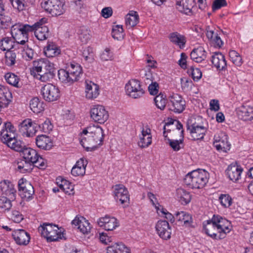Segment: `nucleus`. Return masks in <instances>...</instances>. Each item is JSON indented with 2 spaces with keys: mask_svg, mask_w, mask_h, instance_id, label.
<instances>
[{
  "mask_svg": "<svg viewBox=\"0 0 253 253\" xmlns=\"http://www.w3.org/2000/svg\"><path fill=\"white\" fill-rule=\"evenodd\" d=\"M103 139L102 127L98 125L91 124L83 129L80 142L87 151H92L102 145Z\"/></svg>",
  "mask_w": 253,
  "mask_h": 253,
  "instance_id": "1",
  "label": "nucleus"
},
{
  "mask_svg": "<svg viewBox=\"0 0 253 253\" xmlns=\"http://www.w3.org/2000/svg\"><path fill=\"white\" fill-rule=\"evenodd\" d=\"M82 68L77 63H72L66 69H61L58 71L59 80L64 84L70 85L78 81L82 75Z\"/></svg>",
  "mask_w": 253,
  "mask_h": 253,
  "instance_id": "2",
  "label": "nucleus"
},
{
  "mask_svg": "<svg viewBox=\"0 0 253 253\" xmlns=\"http://www.w3.org/2000/svg\"><path fill=\"white\" fill-rule=\"evenodd\" d=\"M34 71L37 73L36 78L43 82L52 79L55 75L54 64L46 59H41L35 61Z\"/></svg>",
  "mask_w": 253,
  "mask_h": 253,
  "instance_id": "3",
  "label": "nucleus"
},
{
  "mask_svg": "<svg viewBox=\"0 0 253 253\" xmlns=\"http://www.w3.org/2000/svg\"><path fill=\"white\" fill-rule=\"evenodd\" d=\"M209 173L204 169L193 170L184 178L185 183L191 188H203L208 182Z\"/></svg>",
  "mask_w": 253,
  "mask_h": 253,
  "instance_id": "4",
  "label": "nucleus"
},
{
  "mask_svg": "<svg viewBox=\"0 0 253 253\" xmlns=\"http://www.w3.org/2000/svg\"><path fill=\"white\" fill-rule=\"evenodd\" d=\"M38 24L32 26L28 24H15L11 28V34L13 40L18 44L24 45L28 41V32H33V29Z\"/></svg>",
  "mask_w": 253,
  "mask_h": 253,
  "instance_id": "5",
  "label": "nucleus"
},
{
  "mask_svg": "<svg viewBox=\"0 0 253 253\" xmlns=\"http://www.w3.org/2000/svg\"><path fill=\"white\" fill-rule=\"evenodd\" d=\"M38 230L48 242L56 241L63 237L61 230L56 225L44 223L39 227Z\"/></svg>",
  "mask_w": 253,
  "mask_h": 253,
  "instance_id": "6",
  "label": "nucleus"
},
{
  "mask_svg": "<svg viewBox=\"0 0 253 253\" xmlns=\"http://www.w3.org/2000/svg\"><path fill=\"white\" fill-rule=\"evenodd\" d=\"M41 5L46 12L52 16L60 15L65 11L64 2L61 0H44Z\"/></svg>",
  "mask_w": 253,
  "mask_h": 253,
  "instance_id": "7",
  "label": "nucleus"
},
{
  "mask_svg": "<svg viewBox=\"0 0 253 253\" xmlns=\"http://www.w3.org/2000/svg\"><path fill=\"white\" fill-rule=\"evenodd\" d=\"M185 106V101L181 95L173 92L169 94L168 98V107L170 111L180 113L184 111Z\"/></svg>",
  "mask_w": 253,
  "mask_h": 253,
  "instance_id": "8",
  "label": "nucleus"
},
{
  "mask_svg": "<svg viewBox=\"0 0 253 253\" xmlns=\"http://www.w3.org/2000/svg\"><path fill=\"white\" fill-rule=\"evenodd\" d=\"M212 219L216 225V230L219 233V238H225L226 234L231 230L232 225L230 222L219 215H213Z\"/></svg>",
  "mask_w": 253,
  "mask_h": 253,
  "instance_id": "9",
  "label": "nucleus"
},
{
  "mask_svg": "<svg viewBox=\"0 0 253 253\" xmlns=\"http://www.w3.org/2000/svg\"><path fill=\"white\" fill-rule=\"evenodd\" d=\"M41 91L43 98L48 102L56 101L60 96V91L58 87L51 84H47L42 86Z\"/></svg>",
  "mask_w": 253,
  "mask_h": 253,
  "instance_id": "10",
  "label": "nucleus"
},
{
  "mask_svg": "<svg viewBox=\"0 0 253 253\" xmlns=\"http://www.w3.org/2000/svg\"><path fill=\"white\" fill-rule=\"evenodd\" d=\"M91 118L95 122L103 124L109 118V114L105 108L99 105L93 106L90 110Z\"/></svg>",
  "mask_w": 253,
  "mask_h": 253,
  "instance_id": "11",
  "label": "nucleus"
},
{
  "mask_svg": "<svg viewBox=\"0 0 253 253\" xmlns=\"http://www.w3.org/2000/svg\"><path fill=\"white\" fill-rule=\"evenodd\" d=\"M186 127L189 131L192 140H198L203 139L207 131V128L203 126H200L192 123V119H188Z\"/></svg>",
  "mask_w": 253,
  "mask_h": 253,
  "instance_id": "12",
  "label": "nucleus"
},
{
  "mask_svg": "<svg viewBox=\"0 0 253 253\" xmlns=\"http://www.w3.org/2000/svg\"><path fill=\"white\" fill-rule=\"evenodd\" d=\"M127 94L133 98L141 97L144 93L139 81L135 79L130 80L125 86Z\"/></svg>",
  "mask_w": 253,
  "mask_h": 253,
  "instance_id": "13",
  "label": "nucleus"
},
{
  "mask_svg": "<svg viewBox=\"0 0 253 253\" xmlns=\"http://www.w3.org/2000/svg\"><path fill=\"white\" fill-rule=\"evenodd\" d=\"M18 188L20 195L22 199L29 200L32 198L34 194V187L26 179L22 178L19 180Z\"/></svg>",
  "mask_w": 253,
  "mask_h": 253,
  "instance_id": "14",
  "label": "nucleus"
},
{
  "mask_svg": "<svg viewBox=\"0 0 253 253\" xmlns=\"http://www.w3.org/2000/svg\"><path fill=\"white\" fill-rule=\"evenodd\" d=\"M213 144L217 150L220 152H226L230 149L227 136L222 132L214 135Z\"/></svg>",
  "mask_w": 253,
  "mask_h": 253,
  "instance_id": "15",
  "label": "nucleus"
},
{
  "mask_svg": "<svg viewBox=\"0 0 253 253\" xmlns=\"http://www.w3.org/2000/svg\"><path fill=\"white\" fill-rule=\"evenodd\" d=\"M157 233L163 240H167L170 238L171 229L168 221L159 220L155 226Z\"/></svg>",
  "mask_w": 253,
  "mask_h": 253,
  "instance_id": "16",
  "label": "nucleus"
},
{
  "mask_svg": "<svg viewBox=\"0 0 253 253\" xmlns=\"http://www.w3.org/2000/svg\"><path fill=\"white\" fill-rule=\"evenodd\" d=\"M36 124L31 119L24 120L19 126V130L23 136H33L37 131Z\"/></svg>",
  "mask_w": 253,
  "mask_h": 253,
  "instance_id": "17",
  "label": "nucleus"
},
{
  "mask_svg": "<svg viewBox=\"0 0 253 253\" xmlns=\"http://www.w3.org/2000/svg\"><path fill=\"white\" fill-rule=\"evenodd\" d=\"M97 224L107 231H112L119 226L118 219L108 215L99 218L97 220Z\"/></svg>",
  "mask_w": 253,
  "mask_h": 253,
  "instance_id": "18",
  "label": "nucleus"
},
{
  "mask_svg": "<svg viewBox=\"0 0 253 253\" xmlns=\"http://www.w3.org/2000/svg\"><path fill=\"white\" fill-rule=\"evenodd\" d=\"M115 198L122 204L128 206L129 203V195L127 189L123 184H118L114 186Z\"/></svg>",
  "mask_w": 253,
  "mask_h": 253,
  "instance_id": "19",
  "label": "nucleus"
},
{
  "mask_svg": "<svg viewBox=\"0 0 253 253\" xmlns=\"http://www.w3.org/2000/svg\"><path fill=\"white\" fill-rule=\"evenodd\" d=\"M47 19L42 18L35 24H38L34 28L33 31L36 38L40 41L46 39L48 36V28L43 24L46 23Z\"/></svg>",
  "mask_w": 253,
  "mask_h": 253,
  "instance_id": "20",
  "label": "nucleus"
},
{
  "mask_svg": "<svg viewBox=\"0 0 253 253\" xmlns=\"http://www.w3.org/2000/svg\"><path fill=\"white\" fill-rule=\"evenodd\" d=\"M12 237L16 243L19 245L26 246L30 242V234L23 229L14 230L12 233Z\"/></svg>",
  "mask_w": 253,
  "mask_h": 253,
  "instance_id": "21",
  "label": "nucleus"
},
{
  "mask_svg": "<svg viewBox=\"0 0 253 253\" xmlns=\"http://www.w3.org/2000/svg\"><path fill=\"white\" fill-rule=\"evenodd\" d=\"M0 187L3 194L5 195L12 200L15 199L16 190L11 182L8 180L1 181L0 183Z\"/></svg>",
  "mask_w": 253,
  "mask_h": 253,
  "instance_id": "22",
  "label": "nucleus"
},
{
  "mask_svg": "<svg viewBox=\"0 0 253 253\" xmlns=\"http://www.w3.org/2000/svg\"><path fill=\"white\" fill-rule=\"evenodd\" d=\"M85 84L86 98L89 99L96 98L99 94V86L90 81H86Z\"/></svg>",
  "mask_w": 253,
  "mask_h": 253,
  "instance_id": "23",
  "label": "nucleus"
},
{
  "mask_svg": "<svg viewBox=\"0 0 253 253\" xmlns=\"http://www.w3.org/2000/svg\"><path fill=\"white\" fill-rule=\"evenodd\" d=\"M151 129L147 127H143L141 134L139 135V141L138 142L139 146L145 148L149 146L152 143V136Z\"/></svg>",
  "mask_w": 253,
  "mask_h": 253,
  "instance_id": "24",
  "label": "nucleus"
},
{
  "mask_svg": "<svg viewBox=\"0 0 253 253\" xmlns=\"http://www.w3.org/2000/svg\"><path fill=\"white\" fill-rule=\"evenodd\" d=\"M194 4V0H176V8L178 10L187 15L192 13Z\"/></svg>",
  "mask_w": 253,
  "mask_h": 253,
  "instance_id": "25",
  "label": "nucleus"
},
{
  "mask_svg": "<svg viewBox=\"0 0 253 253\" xmlns=\"http://www.w3.org/2000/svg\"><path fill=\"white\" fill-rule=\"evenodd\" d=\"M211 62L219 71H224L227 68V63L224 56L220 52H214L211 56Z\"/></svg>",
  "mask_w": 253,
  "mask_h": 253,
  "instance_id": "26",
  "label": "nucleus"
},
{
  "mask_svg": "<svg viewBox=\"0 0 253 253\" xmlns=\"http://www.w3.org/2000/svg\"><path fill=\"white\" fill-rule=\"evenodd\" d=\"M72 223L78 226V228L83 234H87L91 230V226L88 220L83 216H76Z\"/></svg>",
  "mask_w": 253,
  "mask_h": 253,
  "instance_id": "27",
  "label": "nucleus"
},
{
  "mask_svg": "<svg viewBox=\"0 0 253 253\" xmlns=\"http://www.w3.org/2000/svg\"><path fill=\"white\" fill-rule=\"evenodd\" d=\"M238 118L245 121L253 120V107L250 106L242 105L237 110Z\"/></svg>",
  "mask_w": 253,
  "mask_h": 253,
  "instance_id": "28",
  "label": "nucleus"
},
{
  "mask_svg": "<svg viewBox=\"0 0 253 253\" xmlns=\"http://www.w3.org/2000/svg\"><path fill=\"white\" fill-rule=\"evenodd\" d=\"M87 165L86 161L80 159L71 169V174L74 176H83L85 173V168Z\"/></svg>",
  "mask_w": 253,
  "mask_h": 253,
  "instance_id": "29",
  "label": "nucleus"
},
{
  "mask_svg": "<svg viewBox=\"0 0 253 253\" xmlns=\"http://www.w3.org/2000/svg\"><path fill=\"white\" fill-rule=\"evenodd\" d=\"M36 143L37 147L44 150H49L53 145L51 139L45 135L38 136L36 139Z\"/></svg>",
  "mask_w": 253,
  "mask_h": 253,
  "instance_id": "30",
  "label": "nucleus"
},
{
  "mask_svg": "<svg viewBox=\"0 0 253 253\" xmlns=\"http://www.w3.org/2000/svg\"><path fill=\"white\" fill-rule=\"evenodd\" d=\"M243 169L238 165H231L227 169V174L229 179L233 181H236L239 179Z\"/></svg>",
  "mask_w": 253,
  "mask_h": 253,
  "instance_id": "31",
  "label": "nucleus"
},
{
  "mask_svg": "<svg viewBox=\"0 0 253 253\" xmlns=\"http://www.w3.org/2000/svg\"><path fill=\"white\" fill-rule=\"evenodd\" d=\"M44 53L45 56L48 58L55 57L61 54V49L55 43L50 42L45 47Z\"/></svg>",
  "mask_w": 253,
  "mask_h": 253,
  "instance_id": "32",
  "label": "nucleus"
},
{
  "mask_svg": "<svg viewBox=\"0 0 253 253\" xmlns=\"http://www.w3.org/2000/svg\"><path fill=\"white\" fill-rule=\"evenodd\" d=\"M23 158L26 160V162L31 163V164L35 162L37 159L36 158L38 157L37 151L31 148L25 147L22 151Z\"/></svg>",
  "mask_w": 253,
  "mask_h": 253,
  "instance_id": "33",
  "label": "nucleus"
},
{
  "mask_svg": "<svg viewBox=\"0 0 253 253\" xmlns=\"http://www.w3.org/2000/svg\"><path fill=\"white\" fill-rule=\"evenodd\" d=\"M190 57L195 62H201L206 58V52L203 47L199 46L192 51Z\"/></svg>",
  "mask_w": 253,
  "mask_h": 253,
  "instance_id": "34",
  "label": "nucleus"
},
{
  "mask_svg": "<svg viewBox=\"0 0 253 253\" xmlns=\"http://www.w3.org/2000/svg\"><path fill=\"white\" fill-rule=\"evenodd\" d=\"M204 229L207 235L213 239H220L219 238V233L216 230V225L213 222L212 219L208 221L207 224L205 226Z\"/></svg>",
  "mask_w": 253,
  "mask_h": 253,
  "instance_id": "35",
  "label": "nucleus"
},
{
  "mask_svg": "<svg viewBox=\"0 0 253 253\" xmlns=\"http://www.w3.org/2000/svg\"><path fill=\"white\" fill-rule=\"evenodd\" d=\"M107 253H129V249L123 243H118L108 247Z\"/></svg>",
  "mask_w": 253,
  "mask_h": 253,
  "instance_id": "36",
  "label": "nucleus"
},
{
  "mask_svg": "<svg viewBox=\"0 0 253 253\" xmlns=\"http://www.w3.org/2000/svg\"><path fill=\"white\" fill-rule=\"evenodd\" d=\"M171 42L178 45L180 48L184 47L186 40L185 37L177 32L171 33L169 36Z\"/></svg>",
  "mask_w": 253,
  "mask_h": 253,
  "instance_id": "37",
  "label": "nucleus"
},
{
  "mask_svg": "<svg viewBox=\"0 0 253 253\" xmlns=\"http://www.w3.org/2000/svg\"><path fill=\"white\" fill-rule=\"evenodd\" d=\"M176 198L182 205H186L191 201L190 193L182 188H178L176 190Z\"/></svg>",
  "mask_w": 253,
  "mask_h": 253,
  "instance_id": "38",
  "label": "nucleus"
},
{
  "mask_svg": "<svg viewBox=\"0 0 253 253\" xmlns=\"http://www.w3.org/2000/svg\"><path fill=\"white\" fill-rule=\"evenodd\" d=\"M138 22L139 16L136 11H130L126 16V24L129 28L135 26Z\"/></svg>",
  "mask_w": 253,
  "mask_h": 253,
  "instance_id": "39",
  "label": "nucleus"
},
{
  "mask_svg": "<svg viewBox=\"0 0 253 253\" xmlns=\"http://www.w3.org/2000/svg\"><path fill=\"white\" fill-rule=\"evenodd\" d=\"M176 219L182 222L186 226H189L192 222V218L190 214L185 211H178L175 213Z\"/></svg>",
  "mask_w": 253,
  "mask_h": 253,
  "instance_id": "40",
  "label": "nucleus"
},
{
  "mask_svg": "<svg viewBox=\"0 0 253 253\" xmlns=\"http://www.w3.org/2000/svg\"><path fill=\"white\" fill-rule=\"evenodd\" d=\"M14 46V40L10 37H4L0 41V48L3 51L12 50Z\"/></svg>",
  "mask_w": 253,
  "mask_h": 253,
  "instance_id": "41",
  "label": "nucleus"
},
{
  "mask_svg": "<svg viewBox=\"0 0 253 253\" xmlns=\"http://www.w3.org/2000/svg\"><path fill=\"white\" fill-rule=\"evenodd\" d=\"M7 146L15 151L22 152L26 147L24 143L14 137L9 142Z\"/></svg>",
  "mask_w": 253,
  "mask_h": 253,
  "instance_id": "42",
  "label": "nucleus"
},
{
  "mask_svg": "<svg viewBox=\"0 0 253 253\" xmlns=\"http://www.w3.org/2000/svg\"><path fill=\"white\" fill-rule=\"evenodd\" d=\"M17 58V53L15 50L7 51L5 53L4 63L8 66L14 65Z\"/></svg>",
  "mask_w": 253,
  "mask_h": 253,
  "instance_id": "43",
  "label": "nucleus"
},
{
  "mask_svg": "<svg viewBox=\"0 0 253 253\" xmlns=\"http://www.w3.org/2000/svg\"><path fill=\"white\" fill-rule=\"evenodd\" d=\"M154 101L157 108L163 110L168 103V99L165 94L161 92L155 97Z\"/></svg>",
  "mask_w": 253,
  "mask_h": 253,
  "instance_id": "44",
  "label": "nucleus"
},
{
  "mask_svg": "<svg viewBox=\"0 0 253 253\" xmlns=\"http://www.w3.org/2000/svg\"><path fill=\"white\" fill-rule=\"evenodd\" d=\"M4 78L6 82L9 84L16 87H20L21 86L19 84L20 78L15 74L10 72L7 73L5 74Z\"/></svg>",
  "mask_w": 253,
  "mask_h": 253,
  "instance_id": "45",
  "label": "nucleus"
},
{
  "mask_svg": "<svg viewBox=\"0 0 253 253\" xmlns=\"http://www.w3.org/2000/svg\"><path fill=\"white\" fill-rule=\"evenodd\" d=\"M30 107L35 113L38 114L43 110L42 103L41 102L38 98H34L31 100Z\"/></svg>",
  "mask_w": 253,
  "mask_h": 253,
  "instance_id": "46",
  "label": "nucleus"
},
{
  "mask_svg": "<svg viewBox=\"0 0 253 253\" xmlns=\"http://www.w3.org/2000/svg\"><path fill=\"white\" fill-rule=\"evenodd\" d=\"M79 38L83 43H87L90 39V31L86 27H82L79 32Z\"/></svg>",
  "mask_w": 253,
  "mask_h": 253,
  "instance_id": "47",
  "label": "nucleus"
},
{
  "mask_svg": "<svg viewBox=\"0 0 253 253\" xmlns=\"http://www.w3.org/2000/svg\"><path fill=\"white\" fill-rule=\"evenodd\" d=\"M112 36L114 39L121 40L124 37V29L122 25L114 26L112 31Z\"/></svg>",
  "mask_w": 253,
  "mask_h": 253,
  "instance_id": "48",
  "label": "nucleus"
},
{
  "mask_svg": "<svg viewBox=\"0 0 253 253\" xmlns=\"http://www.w3.org/2000/svg\"><path fill=\"white\" fill-rule=\"evenodd\" d=\"M229 56L232 62L237 66H241L243 64V60L239 54L235 50H230L229 52Z\"/></svg>",
  "mask_w": 253,
  "mask_h": 253,
  "instance_id": "49",
  "label": "nucleus"
},
{
  "mask_svg": "<svg viewBox=\"0 0 253 253\" xmlns=\"http://www.w3.org/2000/svg\"><path fill=\"white\" fill-rule=\"evenodd\" d=\"M59 188L63 192L68 193L69 195L74 194L73 186L65 180H62L61 184L59 185Z\"/></svg>",
  "mask_w": 253,
  "mask_h": 253,
  "instance_id": "50",
  "label": "nucleus"
},
{
  "mask_svg": "<svg viewBox=\"0 0 253 253\" xmlns=\"http://www.w3.org/2000/svg\"><path fill=\"white\" fill-rule=\"evenodd\" d=\"M219 201L224 208H228L232 204V199L229 194H221L219 197Z\"/></svg>",
  "mask_w": 253,
  "mask_h": 253,
  "instance_id": "51",
  "label": "nucleus"
},
{
  "mask_svg": "<svg viewBox=\"0 0 253 253\" xmlns=\"http://www.w3.org/2000/svg\"><path fill=\"white\" fill-rule=\"evenodd\" d=\"M17 165L18 169L22 173L31 171L32 169L31 168L32 164L26 162L25 160H22L18 162Z\"/></svg>",
  "mask_w": 253,
  "mask_h": 253,
  "instance_id": "52",
  "label": "nucleus"
},
{
  "mask_svg": "<svg viewBox=\"0 0 253 253\" xmlns=\"http://www.w3.org/2000/svg\"><path fill=\"white\" fill-rule=\"evenodd\" d=\"M12 199H10L8 197L1 196L0 197V208L5 211L9 210L11 207Z\"/></svg>",
  "mask_w": 253,
  "mask_h": 253,
  "instance_id": "53",
  "label": "nucleus"
},
{
  "mask_svg": "<svg viewBox=\"0 0 253 253\" xmlns=\"http://www.w3.org/2000/svg\"><path fill=\"white\" fill-rule=\"evenodd\" d=\"M11 98V93L9 90L4 87H0V101H10Z\"/></svg>",
  "mask_w": 253,
  "mask_h": 253,
  "instance_id": "54",
  "label": "nucleus"
},
{
  "mask_svg": "<svg viewBox=\"0 0 253 253\" xmlns=\"http://www.w3.org/2000/svg\"><path fill=\"white\" fill-rule=\"evenodd\" d=\"M0 137L2 142L7 146L8 142L15 137V135L14 133H9L7 130H2L0 131Z\"/></svg>",
  "mask_w": 253,
  "mask_h": 253,
  "instance_id": "55",
  "label": "nucleus"
},
{
  "mask_svg": "<svg viewBox=\"0 0 253 253\" xmlns=\"http://www.w3.org/2000/svg\"><path fill=\"white\" fill-rule=\"evenodd\" d=\"M83 56L86 61H92L94 59L93 48L90 46L85 48L83 51Z\"/></svg>",
  "mask_w": 253,
  "mask_h": 253,
  "instance_id": "56",
  "label": "nucleus"
},
{
  "mask_svg": "<svg viewBox=\"0 0 253 253\" xmlns=\"http://www.w3.org/2000/svg\"><path fill=\"white\" fill-rule=\"evenodd\" d=\"M85 0H74L72 2L73 8L77 11L81 12L82 9L86 7Z\"/></svg>",
  "mask_w": 253,
  "mask_h": 253,
  "instance_id": "57",
  "label": "nucleus"
},
{
  "mask_svg": "<svg viewBox=\"0 0 253 253\" xmlns=\"http://www.w3.org/2000/svg\"><path fill=\"white\" fill-rule=\"evenodd\" d=\"M188 73L190 74L194 81H198L202 76V73L199 68H194L193 67L188 70Z\"/></svg>",
  "mask_w": 253,
  "mask_h": 253,
  "instance_id": "58",
  "label": "nucleus"
},
{
  "mask_svg": "<svg viewBox=\"0 0 253 253\" xmlns=\"http://www.w3.org/2000/svg\"><path fill=\"white\" fill-rule=\"evenodd\" d=\"M0 24L2 28H6L11 25V19L7 15H1L0 17Z\"/></svg>",
  "mask_w": 253,
  "mask_h": 253,
  "instance_id": "59",
  "label": "nucleus"
},
{
  "mask_svg": "<svg viewBox=\"0 0 253 253\" xmlns=\"http://www.w3.org/2000/svg\"><path fill=\"white\" fill-rule=\"evenodd\" d=\"M37 160L35 162L32 163V165H34L35 167H37L40 169H44L46 167V162L42 157L39 155L36 158Z\"/></svg>",
  "mask_w": 253,
  "mask_h": 253,
  "instance_id": "60",
  "label": "nucleus"
},
{
  "mask_svg": "<svg viewBox=\"0 0 253 253\" xmlns=\"http://www.w3.org/2000/svg\"><path fill=\"white\" fill-rule=\"evenodd\" d=\"M13 7L18 11H22L24 8V0H9Z\"/></svg>",
  "mask_w": 253,
  "mask_h": 253,
  "instance_id": "61",
  "label": "nucleus"
},
{
  "mask_svg": "<svg viewBox=\"0 0 253 253\" xmlns=\"http://www.w3.org/2000/svg\"><path fill=\"white\" fill-rule=\"evenodd\" d=\"M41 126H40L42 128L43 131L46 133L49 132L53 128V126L49 119H46Z\"/></svg>",
  "mask_w": 253,
  "mask_h": 253,
  "instance_id": "62",
  "label": "nucleus"
},
{
  "mask_svg": "<svg viewBox=\"0 0 253 253\" xmlns=\"http://www.w3.org/2000/svg\"><path fill=\"white\" fill-rule=\"evenodd\" d=\"M101 58L102 60L108 61L113 59V53L110 52V50L108 48H106L105 50L101 54Z\"/></svg>",
  "mask_w": 253,
  "mask_h": 253,
  "instance_id": "63",
  "label": "nucleus"
},
{
  "mask_svg": "<svg viewBox=\"0 0 253 253\" xmlns=\"http://www.w3.org/2000/svg\"><path fill=\"white\" fill-rule=\"evenodd\" d=\"M227 5L225 0H215L212 4V10H215Z\"/></svg>",
  "mask_w": 253,
  "mask_h": 253,
  "instance_id": "64",
  "label": "nucleus"
}]
</instances>
